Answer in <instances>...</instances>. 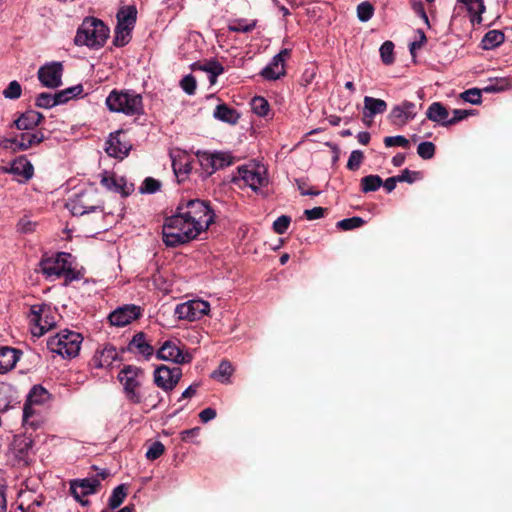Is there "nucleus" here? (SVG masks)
<instances>
[{
  "instance_id": "1",
  "label": "nucleus",
  "mask_w": 512,
  "mask_h": 512,
  "mask_svg": "<svg viewBox=\"0 0 512 512\" xmlns=\"http://www.w3.org/2000/svg\"><path fill=\"white\" fill-rule=\"evenodd\" d=\"M214 212L206 201H182L176 213L167 217L162 229L166 246L176 247L195 239L214 221Z\"/></svg>"
},
{
  "instance_id": "2",
  "label": "nucleus",
  "mask_w": 512,
  "mask_h": 512,
  "mask_svg": "<svg viewBox=\"0 0 512 512\" xmlns=\"http://www.w3.org/2000/svg\"><path fill=\"white\" fill-rule=\"evenodd\" d=\"M110 112L126 116H139L144 113L142 95L134 90H112L105 100Z\"/></svg>"
},
{
  "instance_id": "3",
  "label": "nucleus",
  "mask_w": 512,
  "mask_h": 512,
  "mask_svg": "<svg viewBox=\"0 0 512 512\" xmlns=\"http://www.w3.org/2000/svg\"><path fill=\"white\" fill-rule=\"evenodd\" d=\"M109 37V28L102 20L86 17L79 26L74 38L77 46H87L91 49H100Z\"/></svg>"
},
{
  "instance_id": "4",
  "label": "nucleus",
  "mask_w": 512,
  "mask_h": 512,
  "mask_svg": "<svg viewBox=\"0 0 512 512\" xmlns=\"http://www.w3.org/2000/svg\"><path fill=\"white\" fill-rule=\"evenodd\" d=\"M83 338L75 331L62 330L47 341L48 349L62 357L73 358L79 354Z\"/></svg>"
},
{
  "instance_id": "5",
  "label": "nucleus",
  "mask_w": 512,
  "mask_h": 512,
  "mask_svg": "<svg viewBox=\"0 0 512 512\" xmlns=\"http://www.w3.org/2000/svg\"><path fill=\"white\" fill-rule=\"evenodd\" d=\"M118 380L123 386L126 399L130 402L139 401V394L143 390L145 372L135 365H125L118 373Z\"/></svg>"
},
{
  "instance_id": "6",
  "label": "nucleus",
  "mask_w": 512,
  "mask_h": 512,
  "mask_svg": "<svg viewBox=\"0 0 512 512\" xmlns=\"http://www.w3.org/2000/svg\"><path fill=\"white\" fill-rule=\"evenodd\" d=\"M184 345L178 339H169L163 342L156 352V357L162 361L173 362L177 365L188 364L193 356L188 351H184Z\"/></svg>"
},
{
  "instance_id": "7",
  "label": "nucleus",
  "mask_w": 512,
  "mask_h": 512,
  "mask_svg": "<svg viewBox=\"0 0 512 512\" xmlns=\"http://www.w3.org/2000/svg\"><path fill=\"white\" fill-rule=\"evenodd\" d=\"M96 194L92 190L74 194L66 203L67 209L75 216H82L101 210V205L95 201Z\"/></svg>"
},
{
  "instance_id": "8",
  "label": "nucleus",
  "mask_w": 512,
  "mask_h": 512,
  "mask_svg": "<svg viewBox=\"0 0 512 512\" xmlns=\"http://www.w3.org/2000/svg\"><path fill=\"white\" fill-rule=\"evenodd\" d=\"M182 377V369L178 366L159 365L154 369L153 382L165 393L172 392Z\"/></svg>"
},
{
  "instance_id": "9",
  "label": "nucleus",
  "mask_w": 512,
  "mask_h": 512,
  "mask_svg": "<svg viewBox=\"0 0 512 512\" xmlns=\"http://www.w3.org/2000/svg\"><path fill=\"white\" fill-rule=\"evenodd\" d=\"M239 177L253 191H259L267 186L268 176L264 165L248 164L238 168Z\"/></svg>"
},
{
  "instance_id": "10",
  "label": "nucleus",
  "mask_w": 512,
  "mask_h": 512,
  "mask_svg": "<svg viewBox=\"0 0 512 512\" xmlns=\"http://www.w3.org/2000/svg\"><path fill=\"white\" fill-rule=\"evenodd\" d=\"M209 310L208 302L197 299L178 304L175 307L174 314L179 320L193 322L208 314Z\"/></svg>"
},
{
  "instance_id": "11",
  "label": "nucleus",
  "mask_w": 512,
  "mask_h": 512,
  "mask_svg": "<svg viewBox=\"0 0 512 512\" xmlns=\"http://www.w3.org/2000/svg\"><path fill=\"white\" fill-rule=\"evenodd\" d=\"M31 322L33 326L31 332L35 337H41L48 330L55 326V317L46 305L32 307Z\"/></svg>"
},
{
  "instance_id": "12",
  "label": "nucleus",
  "mask_w": 512,
  "mask_h": 512,
  "mask_svg": "<svg viewBox=\"0 0 512 512\" xmlns=\"http://www.w3.org/2000/svg\"><path fill=\"white\" fill-rule=\"evenodd\" d=\"M99 486L100 480L96 476L76 479L70 483V492L77 502L82 506H87L90 502L85 497L95 494Z\"/></svg>"
},
{
  "instance_id": "13",
  "label": "nucleus",
  "mask_w": 512,
  "mask_h": 512,
  "mask_svg": "<svg viewBox=\"0 0 512 512\" xmlns=\"http://www.w3.org/2000/svg\"><path fill=\"white\" fill-rule=\"evenodd\" d=\"M71 254L59 252L53 257L44 258L40 262V268L47 277H60L69 269Z\"/></svg>"
},
{
  "instance_id": "14",
  "label": "nucleus",
  "mask_w": 512,
  "mask_h": 512,
  "mask_svg": "<svg viewBox=\"0 0 512 512\" xmlns=\"http://www.w3.org/2000/svg\"><path fill=\"white\" fill-rule=\"evenodd\" d=\"M132 148L131 143L126 139L122 130L110 133L105 143V152L116 159H124Z\"/></svg>"
},
{
  "instance_id": "15",
  "label": "nucleus",
  "mask_w": 512,
  "mask_h": 512,
  "mask_svg": "<svg viewBox=\"0 0 512 512\" xmlns=\"http://www.w3.org/2000/svg\"><path fill=\"white\" fill-rule=\"evenodd\" d=\"M62 74V63L53 61L41 66L38 70L37 76L44 87L54 89L62 84Z\"/></svg>"
},
{
  "instance_id": "16",
  "label": "nucleus",
  "mask_w": 512,
  "mask_h": 512,
  "mask_svg": "<svg viewBox=\"0 0 512 512\" xmlns=\"http://www.w3.org/2000/svg\"><path fill=\"white\" fill-rule=\"evenodd\" d=\"M417 114V105L411 101L405 100L392 107L388 118L393 125L404 126L414 120Z\"/></svg>"
},
{
  "instance_id": "17",
  "label": "nucleus",
  "mask_w": 512,
  "mask_h": 512,
  "mask_svg": "<svg viewBox=\"0 0 512 512\" xmlns=\"http://www.w3.org/2000/svg\"><path fill=\"white\" fill-rule=\"evenodd\" d=\"M26 132H22L19 135H16L13 138L5 139L1 142V145L4 148L10 147L9 144L12 146L14 145L13 149L16 151H25L29 148L41 143L44 140V134L40 131H33L30 132V130H25Z\"/></svg>"
},
{
  "instance_id": "18",
  "label": "nucleus",
  "mask_w": 512,
  "mask_h": 512,
  "mask_svg": "<svg viewBox=\"0 0 512 512\" xmlns=\"http://www.w3.org/2000/svg\"><path fill=\"white\" fill-rule=\"evenodd\" d=\"M484 11L485 6L483 0H457L453 11L452 19L454 20L463 12H467L472 23H480L482 20L481 14Z\"/></svg>"
},
{
  "instance_id": "19",
  "label": "nucleus",
  "mask_w": 512,
  "mask_h": 512,
  "mask_svg": "<svg viewBox=\"0 0 512 512\" xmlns=\"http://www.w3.org/2000/svg\"><path fill=\"white\" fill-rule=\"evenodd\" d=\"M141 315L139 306L130 304L118 307L108 316L110 324L117 327H124Z\"/></svg>"
},
{
  "instance_id": "20",
  "label": "nucleus",
  "mask_w": 512,
  "mask_h": 512,
  "mask_svg": "<svg viewBox=\"0 0 512 512\" xmlns=\"http://www.w3.org/2000/svg\"><path fill=\"white\" fill-rule=\"evenodd\" d=\"M290 55L289 49H282L270 63L263 68L261 75L267 80H277L285 75V59Z\"/></svg>"
},
{
  "instance_id": "21",
  "label": "nucleus",
  "mask_w": 512,
  "mask_h": 512,
  "mask_svg": "<svg viewBox=\"0 0 512 512\" xmlns=\"http://www.w3.org/2000/svg\"><path fill=\"white\" fill-rule=\"evenodd\" d=\"M4 171L17 176V181L20 183L27 182L34 174L33 165L25 156H19L13 160L10 167L5 168Z\"/></svg>"
},
{
  "instance_id": "22",
  "label": "nucleus",
  "mask_w": 512,
  "mask_h": 512,
  "mask_svg": "<svg viewBox=\"0 0 512 512\" xmlns=\"http://www.w3.org/2000/svg\"><path fill=\"white\" fill-rule=\"evenodd\" d=\"M363 103L362 120L366 125H370L376 115L383 114L387 110L386 101L379 98L365 96Z\"/></svg>"
},
{
  "instance_id": "23",
  "label": "nucleus",
  "mask_w": 512,
  "mask_h": 512,
  "mask_svg": "<svg viewBox=\"0 0 512 512\" xmlns=\"http://www.w3.org/2000/svg\"><path fill=\"white\" fill-rule=\"evenodd\" d=\"M163 401L162 394L154 388L147 387L143 388L139 394V401L133 402L135 405H142V409L145 413L157 409Z\"/></svg>"
},
{
  "instance_id": "24",
  "label": "nucleus",
  "mask_w": 512,
  "mask_h": 512,
  "mask_svg": "<svg viewBox=\"0 0 512 512\" xmlns=\"http://www.w3.org/2000/svg\"><path fill=\"white\" fill-rule=\"evenodd\" d=\"M128 349L131 352L142 355L145 360H149L154 354L153 346L147 341L146 335L142 332L133 336L129 342Z\"/></svg>"
},
{
  "instance_id": "25",
  "label": "nucleus",
  "mask_w": 512,
  "mask_h": 512,
  "mask_svg": "<svg viewBox=\"0 0 512 512\" xmlns=\"http://www.w3.org/2000/svg\"><path fill=\"white\" fill-rule=\"evenodd\" d=\"M21 352L11 347L0 348V374H4L13 369L19 361Z\"/></svg>"
},
{
  "instance_id": "26",
  "label": "nucleus",
  "mask_w": 512,
  "mask_h": 512,
  "mask_svg": "<svg viewBox=\"0 0 512 512\" xmlns=\"http://www.w3.org/2000/svg\"><path fill=\"white\" fill-rule=\"evenodd\" d=\"M43 119L42 114L37 111L29 110L23 113L14 121L15 126L19 130H33Z\"/></svg>"
},
{
  "instance_id": "27",
  "label": "nucleus",
  "mask_w": 512,
  "mask_h": 512,
  "mask_svg": "<svg viewBox=\"0 0 512 512\" xmlns=\"http://www.w3.org/2000/svg\"><path fill=\"white\" fill-rule=\"evenodd\" d=\"M32 441L25 436H15L11 443V452L19 461L26 462Z\"/></svg>"
},
{
  "instance_id": "28",
  "label": "nucleus",
  "mask_w": 512,
  "mask_h": 512,
  "mask_svg": "<svg viewBox=\"0 0 512 512\" xmlns=\"http://www.w3.org/2000/svg\"><path fill=\"white\" fill-rule=\"evenodd\" d=\"M117 351L113 346H105L97 351L93 357V363L96 368L109 367L117 359Z\"/></svg>"
},
{
  "instance_id": "29",
  "label": "nucleus",
  "mask_w": 512,
  "mask_h": 512,
  "mask_svg": "<svg viewBox=\"0 0 512 512\" xmlns=\"http://www.w3.org/2000/svg\"><path fill=\"white\" fill-rule=\"evenodd\" d=\"M427 119L442 126H448V110L440 102H433L426 111Z\"/></svg>"
},
{
  "instance_id": "30",
  "label": "nucleus",
  "mask_w": 512,
  "mask_h": 512,
  "mask_svg": "<svg viewBox=\"0 0 512 512\" xmlns=\"http://www.w3.org/2000/svg\"><path fill=\"white\" fill-rule=\"evenodd\" d=\"M213 116L215 119L221 122L232 125L236 124L240 118L239 113L235 109L229 107L227 104L224 103L216 106L213 112Z\"/></svg>"
},
{
  "instance_id": "31",
  "label": "nucleus",
  "mask_w": 512,
  "mask_h": 512,
  "mask_svg": "<svg viewBox=\"0 0 512 512\" xmlns=\"http://www.w3.org/2000/svg\"><path fill=\"white\" fill-rule=\"evenodd\" d=\"M137 10L134 6H125L117 13L118 27L133 29L136 22Z\"/></svg>"
},
{
  "instance_id": "32",
  "label": "nucleus",
  "mask_w": 512,
  "mask_h": 512,
  "mask_svg": "<svg viewBox=\"0 0 512 512\" xmlns=\"http://www.w3.org/2000/svg\"><path fill=\"white\" fill-rule=\"evenodd\" d=\"M172 168L178 181H183L191 171V165L187 156H172Z\"/></svg>"
},
{
  "instance_id": "33",
  "label": "nucleus",
  "mask_w": 512,
  "mask_h": 512,
  "mask_svg": "<svg viewBox=\"0 0 512 512\" xmlns=\"http://www.w3.org/2000/svg\"><path fill=\"white\" fill-rule=\"evenodd\" d=\"M505 40L504 33L499 30H490L482 38L481 45L485 50H492L500 46Z\"/></svg>"
},
{
  "instance_id": "34",
  "label": "nucleus",
  "mask_w": 512,
  "mask_h": 512,
  "mask_svg": "<svg viewBox=\"0 0 512 512\" xmlns=\"http://www.w3.org/2000/svg\"><path fill=\"white\" fill-rule=\"evenodd\" d=\"M50 393L41 385H34L27 395V402L42 405L50 399Z\"/></svg>"
},
{
  "instance_id": "35",
  "label": "nucleus",
  "mask_w": 512,
  "mask_h": 512,
  "mask_svg": "<svg viewBox=\"0 0 512 512\" xmlns=\"http://www.w3.org/2000/svg\"><path fill=\"white\" fill-rule=\"evenodd\" d=\"M233 371H234V369H233L232 364L227 360H223L220 363L217 370H215L211 374V377L213 379L219 381L220 383L228 384V383H230V378L233 374Z\"/></svg>"
},
{
  "instance_id": "36",
  "label": "nucleus",
  "mask_w": 512,
  "mask_h": 512,
  "mask_svg": "<svg viewBox=\"0 0 512 512\" xmlns=\"http://www.w3.org/2000/svg\"><path fill=\"white\" fill-rule=\"evenodd\" d=\"M512 88V79L510 78H494L490 79L489 84L482 88L485 93H499Z\"/></svg>"
},
{
  "instance_id": "37",
  "label": "nucleus",
  "mask_w": 512,
  "mask_h": 512,
  "mask_svg": "<svg viewBox=\"0 0 512 512\" xmlns=\"http://www.w3.org/2000/svg\"><path fill=\"white\" fill-rule=\"evenodd\" d=\"M82 93H83V86L80 84L66 88L64 90H61L56 93V99L58 101V105L64 104V103L68 102L69 100L79 96Z\"/></svg>"
},
{
  "instance_id": "38",
  "label": "nucleus",
  "mask_w": 512,
  "mask_h": 512,
  "mask_svg": "<svg viewBox=\"0 0 512 512\" xmlns=\"http://www.w3.org/2000/svg\"><path fill=\"white\" fill-rule=\"evenodd\" d=\"M126 495L127 491L124 484L115 487L108 500L109 508L112 510L118 508L123 503Z\"/></svg>"
},
{
  "instance_id": "39",
  "label": "nucleus",
  "mask_w": 512,
  "mask_h": 512,
  "mask_svg": "<svg viewBox=\"0 0 512 512\" xmlns=\"http://www.w3.org/2000/svg\"><path fill=\"white\" fill-rule=\"evenodd\" d=\"M214 172L233 164L234 157L230 152H213Z\"/></svg>"
},
{
  "instance_id": "40",
  "label": "nucleus",
  "mask_w": 512,
  "mask_h": 512,
  "mask_svg": "<svg viewBox=\"0 0 512 512\" xmlns=\"http://www.w3.org/2000/svg\"><path fill=\"white\" fill-rule=\"evenodd\" d=\"M383 184V181L378 175H368L361 179V190L364 193L374 192L378 190Z\"/></svg>"
},
{
  "instance_id": "41",
  "label": "nucleus",
  "mask_w": 512,
  "mask_h": 512,
  "mask_svg": "<svg viewBox=\"0 0 512 512\" xmlns=\"http://www.w3.org/2000/svg\"><path fill=\"white\" fill-rule=\"evenodd\" d=\"M201 168L207 175L214 173L213 153L207 151H198L196 154Z\"/></svg>"
},
{
  "instance_id": "42",
  "label": "nucleus",
  "mask_w": 512,
  "mask_h": 512,
  "mask_svg": "<svg viewBox=\"0 0 512 512\" xmlns=\"http://www.w3.org/2000/svg\"><path fill=\"white\" fill-rule=\"evenodd\" d=\"M201 69L209 74L211 84H214L217 77L224 72V67L218 61H209L201 66Z\"/></svg>"
},
{
  "instance_id": "43",
  "label": "nucleus",
  "mask_w": 512,
  "mask_h": 512,
  "mask_svg": "<svg viewBox=\"0 0 512 512\" xmlns=\"http://www.w3.org/2000/svg\"><path fill=\"white\" fill-rule=\"evenodd\" d=\"M124 182L123 178H117L114 175H106L101 179V183L107 189L116 191V192H124L122 183Z\"/></svg>"
},
{
  "instance_id": "44",
  "label": "nucleus",
  "mask_w": 512,
  "mask_h": 512,
  "mask_svg": "<svg viewBox=\"0 0 512 512\" xmlns=\"http://www.w3.org/2000/svg\"><path fill=\"white\" fill-rule=\"evenodd\" d=\"M131 29L116 26L113 43L117 47L125 46L131 39Z\"/></svg>"
},
{
  "instance_id": "45",
  "label": "nucleus",
  "mask_w": 512,
  "mask_h": 512,
  "mask_svg": "<svg viewBox=\"0 0 512 512\" xmlns=\"http://www.w3.org/2000/svg\"><path fill=\"white\" fill-rule=\"evenodd\" d=\"M252 110L253 112L260 116V117H265L268 115V112H269V103L268 101L263 98V97H260V96H257V97H254L252 99Z\"/></svg>"
},
{
  "instance_id": "46",
  "label": "nucleus",
  "mask_w": 512,
  "mask_h": 512,
  "mask_svg": "<svg viewBox=\"0 0 512 512\" xmlns=\"http://www.w3.org/2000/svg\"><path fill=\"white\" fill-rule=\"evenodd\" d=\"M374 14V7L368 1H363L357 6V17L361 22L369 21Z\"/></svg>"
},
{
  "instance_id": "47",
  "label": "nucleus",
  "mask_w": 512,
  "mask_h": 512,
  "mask_svg": "<svg viewBox=\"0 0 512 512\" xmlns=\"http://www.w3.org/2000/svg\"><path fill=\"white\" fill-rule=\"evenodd\" d=\"M36 105L40 108L49 109L58 105V101L56 99V93L50 94L47 92L41 93L36 98Z\"/></svg>"
},
{
  "instance_id": "48",
  "label": "nucleus",
  "mask_w": 512,
  "mask_h": 512,
  "mask_svg": "<svg viewBox=\"0 0 512 512\" xmlns=\"http://www.w3.org/2000/svg\"><path fill=\"white\" fill-rule=\"evenodd\" d=\"M379 51L384 64L390 65L394 62V44L391 41H385Z\"/></svg>"
},
{
  "instance_id": "49",
  "label": "nucleus",
  "mask_w": 512,
  "mask_h": 512,
  "mask_svg": "<svg viewBox=\"0 0 512 512\" xmlns=\"http://www.w3.org/2000/svg\"><path fill=\"white\" fill-rule=\"evenodd\" d=\"M482 89L471 88L461 93L460 97L465 101L473 105L480 104L482 101L481 93Z\"/></svg>"
},
{
  "instance_id": "50",
  "label": "nucleus",
  "mask_w": 512,
  "mask_h": 512,
  "mask_svg": "<svg viewBox=\"0 0 512 512\" xmlns=\"http://www.w3.org/2000/svg\"><path fill=\"white\" fill-rule=\"evenodd\" d=\"M161 187L160 181L152 178L147 177L142 182L141 186L139 187V190L143 194H153L157 192Z\"/></svg>"
},
{
  "instance_id": "51",
  "label": "nucleus",
  "mask_w": 512,
  "mask_h": 512,
  "mask_svg": "<svg viewBox=\"0 0 512 512\" xmlns=\"http://www.w3.org/2000/svg\"><path fill=\"white\" fill-rule=\"evenodd\" d=\"M417 154L422 159H431L435 154V145L429 141L421 142L417 147Z\"/></svg>"
},
{
  "instance_id": "52",
  "label": "nucleus",
  "mask_w": 512,
  "mask_h": 512,
  "mask_svg": "<svg viewBox=\"0 0 512 512\" xmlns=\"http://www.w3.org/2000/svg\"><path fill=\"white\" fill-rule=\"evenodd\" d=\"M21 85L16 81H11L8 86L3 90V96L6 99H18L21 96Z\"/></svg>"
},
{
  "instance_id": "53",
  "label": "nucleus",
  "mask_w": 512,
  "mask_h": 512,
  "mask_svg": "<svg viewBox=\"0 0 512 512\" xmlns=\"http://www.w3.org/2000/svg\"><path fill=\"white\" fill-rule=\"evenodd\" d=\"M364 224V220L361 217H352L342 219L337 223V227L342 230H352L354 228L361 227Z\"/></svg>"
},
{
  "instance_id": "54",
  "label": "nucleus",
  "mask_w": 512,
  "mask_h": 512,
  "mask_svg": "<svg viewBox=\"0 0 512 512\" xmlns=\"http://www.w3.org/2000/svg\"><path fill=\"white\" fill-rule=\"evenodd\" d=\"M164 451V445L160 441H155L150 445L145 456L148 460H156L164 453Z\"/></svg>"
},
{
  "instance_id": "55",
  "label": "nucleus",
  "mask_w": 512,
  "mask_h": 512,
  "mask_svg": "<svg viewBox=\"0 0 512 512\" xmlns=\"http://www.w3.org/2000/svg\"><path fill=\"white\" fill-rule=\"evenodd\" d=\"M364 159V154L360 150H353L347 162V168L351 171L357 170Z\"/></svg>"
},
{
  "instance_id": "56",
  "label": "nucleus",
  "mask_w": 512,
  "mask_h": 512,
  "mask_svg": "<svg viewBox=\"0 0 512 512\" xmlns=\"http://www.w3.org/2000/svg\"><path fill=\"white\" fill-rule=\"evenodd\" d=\"M384 144L386 147L400 146V147L408 148L410 145V142L404 136L397 135V136L385 137Z\"/></svg>"
},
{
  "instance_id": "57",
  "label": "nucleus",
  "mask_w": 512,
  "mask_h": 512,
  "mask_svg": "<svg viewBox=\"0 0 512 512\" xmlns=\"http://www.w3.org/2000/svg\"><path fill=\"white\" fill-rule=\"evenodd\" d=\"M291 222V218L286 215L279 216L273 223V229L277 234H284Z\"/></svg>"
},
{
  "instance_id": "58",
  "label": "nucleus",
  "mask_w": 512,
  "mask_h": 512,
  "mask_svg": "<svg viewBox=\"0 0 512 512\" xmlns=\"http://www.w3.org/2000/svg\"><path fill=\"white\" fill-rule=\"evenodd\" d=\"M36 226V222H33L29 217L24 216L19 220L17 224V230L25 234L32 233L35 231Z\"/></svg>"
},
{
  "instance_id": "59",
  "label": "nucleus",
  "mask_w": 512,
  "mask_h": 512,
  "mask_svg": "<svg viewBox=\"0 0 512 512\" xmlns=\"http://www.w3.org/2000/svg\"><path fill=\"white\" fill-rule=\"evenodd\" d=\"M181 88L188 95H193L196 90V80L192 75H186L180 82Z\"/></svg>"
},
{
  "instance_id": "60",
  "label": "nucleus",
  "mask_w": 512,
  "mask_h": 512,
  "mask_svg": "<svg viewBox=\"0 0 512 512\" xmlns=\"http://www.w3.org/2000/svg\"><path fill=\"white\" fill-rule=\"evenodd\" d=\"M255 27V23H247L246 20H237L234 24L229 26V30L233 32H250Z\"/></svg>"
},
{
  "instance_id": "61",
  "label": "nucleus",
  "mask_w": 512,
  "mask_h": 512,
  "mask_svg": "<svg viewBox=\"0 0 512 512\" xmlns=\"http://www.w3.org/2000/svg\"><path fill=\"white\" fill-rule=\"evenodd\" d=\"M10 405L9 388L7 386L0 387V413L5 412Z\"/></svg>"
},
{
  "instance_id": "62",
  "label": "nucleus",
  "mask_w": 512,
  "mask_h": 512,
  "mask_svg": "<svg viewBox=\"0 0 512 512\" xmlns=\"http://www.w3.org/2000/svg\"><path fill=\"white\" fill-rule=\"evenodd\" d=\"M325 209L322 207H314L312 209H306L304 215L307 220H316L324 216Z\"/></svg>"
},
{
  "instance_id": "63",
  "label": "nucleus",
  "mask_w": 512,
  "mask_h": 512,
  "mask_svg": "<svg viewBox=\"0 0 512 512\" xmlns=\"http://www.w3.org/2000/svg\"><path fill=\"white\" fill-rule=\"evenodd\" d=\"M200 434V428L194 427L191 429L183 430L180 433L181 440L184 442H192L193 439L197 438Z\"/></svg>"
},
{
  "instance_id": "64",
  "label": "nucleus",
  "mask_w": 512,
  "mask_h": 512,
  "mask_svg": "<svg viewBox=\"0 0 512 512\" xmlns=\"http://www.w3.org/2000/svg\"><path fill=\"white\" fill-rule=\"evenodd\" d=\"M471 113L468 110L463 109H454L453 110V117H448V126L453 125L465 118H467Z\"/></svg>"
}]
</instances>
